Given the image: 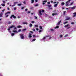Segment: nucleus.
I'll return each mask as SVG.
<instances>
[{"mask_svg":"<svg viewBox=\"0 0 76 76\" xmlns=\"http://www.w3.org/2000/svg\"><path fill=\"white\" fill-rule=\"evenodd\" d=\"M14 28L13 30H15V29H17V28L16 27H15V26L14 25H12L11 26L9 27V28L8 29V31L9 32H10V29L11 28Z\"/></svg>","mask_w":76,"mask_h":76,"instance_id":"1","label":"nucleus"},{"mask_svg":"<svg viewBox=\"0 0 76 76\" xmlns=\"http://www.w3.org/2000/svg\"><path fill=\"white\" fill-rule=\"evenodd\" d=\"M12 18H13L14 19H16V17L14 15H12L10 17V18L11 19H12Z\"/></svg>","mask_w":76,"mask_h":76,"instance_id":"2","label":"nucleus"},{"mask_svg":"<svg viewBox=\"0 0 76 76\" xmlns=\"http://www.w3.org/2000/svg\"><path fill=\"white\" fill-rule=\"evenodd\" d=\"M8 13H9V14H10V12H7L6 13H5V15H6V16H5L6 18H7V17H9V15H7V14H8Z\"/></svg>","mask_w":76,"mask_h":76,"instance_id":"3","label":"nucleus"},{"mask_svg":"<svg viewBox=\"0 0 76 76\" xmlns=\"http://www.w3.org/2000/svg\"><path fill=\"white\" fill-rule=\"evenodd\" d=\"M70 1H71V0H68V1L66 2V6H68V5H69V4H68V3H69V2H70Z\"/></svg>","mask_w":76,"mask_h":76,"instance_id":"4","label":"nucleus"},{"mask_svg":"<svg viewBox=\"0 0 76 76\" xmlns=\"http://www.w3.org/2000/svg\"><path fill=\"white\" fill-rule=\"evenodd\" d=\"M20 37L22 39H24V36H23V34H21V35L20 36Z\"/></svg>","mask_w":76,"mask_h":76,"instance_id":"5","label":"nucleus"},{"mask_svg":"<svg viewBox=\"0 0 76 76\" xmlns=\"http://www.w3.org/2000/svg\"><path fill=\"white\" fill-rule=\"evenodd\" d=\"M61 22V20H60L57 23V25H58V26H60V24Z\"/></svg>","mask_w":76,"mask_h":76,"instance_id":"6","label":"nucleus"},{"mask_svg":"<svg viewBox=\"0 0 76 76\" xmlns=\"http://www.w3.org/2000/svg\"><path fill=\"white\" fill-rule=\"evenodd\" d=\"M70 19V18L69 17H67L65 19V20H69Z\"/></svg>","mask_w":76,"mask_h":76,"instance_id":"7","label":"nucleus"},{"mask_svg":"<svg viewBox=\"0 0 76 76\" xmlns=\"http://www.w3.org/2000/svg\"><path fill=\"white\" fill-rule=\"evenodd\" d=\"M73 18H74V17H75V16H76V12H74V13H73Z\"/></svg>","mask_w":76,"mask_h":76,"instance_id":"8","label":"nucleus"},{"mask_svg":"<svg viewBox=\"0 0 76 76\" xmlns=\"http://www.w3.org/2000/svg\"><path fill=\"white\" fill-rule=\"evenodd\" d=\"M3 14V13L2 12H1V13H0V17H2Z\"/></svg>","mask_w":76,"mask_h":76,"instance_id":"9","label":"nucleus"},{"mask_svg":"<svg viewBox=\"0 0 76 76\" xmlns=\"http://www.w3.org/2000/svg\"><path fill=\"white\" fill-rule=\"evenodd\" d=\"M28 37L30 38H32V34H29L28 35Z\"/></svg>","mask_w":76,"mask_h":76,"instance_id":"10","label":"nucleus"},{"mask_svg":"<svg viewBox=\"0 0 76 76\" xmlns=\"http://www.w3.org/2000/svg\"><path fill=\"white\" fill-rule=\"evenodd\" d=\"M42 11L41 10H40L39 11V15H42Z\"/></svg>","mask_w":76,"mask_h":76,"instance_id":"11","label":"nucleus"},{"mask_svg":"<svg viewBox=\"0 0 76 76\" xmlns=\"http://www.w3.org/2000/svg\"><path fill=\"white\" fill-rule=\"evenodd\" d=\"M76 6L73 7L71 8V9L72 10H74V9L76 8Z\"/></svg>","mask_w":76,"mask_h":76,"instance_id":"12","label":"nucleus"},{"mask_svg":"<svg viewBox=\"0 0 76 76\" xmlns=\"http://www.w3.org/2000/svg\"><path fill=\"white\" fill-rule=\"evenodd\" d=\"M57 15V13L52 14V16H54V15Z\"/></svg>","mask_w":76,"mask_h":76,"instance_id":"13","label":"nucleus"},{"mask_svg":"<svg viewBox=\"0 0 76 76\" xmlns=\"http://www.w3.org/2000/svg\"><path fill=\"white\" fill-rule=\"evenodd\" d=\"M13 32H15V33H16V34H18V32L17 31H15V30H14L13 31Z\"/></svg>","mask_w":76,"mask_h":76,"instance_id":"14","label":"nucleus"},{"mask_svg":"<svg viewBox=\"0 0 76 76\" xmlns=\"http://www.w3.org/2000/svg\"><path fill=\"white\" fill-rule=\"evenodd\" d=\"M69 25L67 24L66 25H65L64 26L65 28H66V27H68V26H69Z\"/></svg>","mask_w":76,"mask_h":76,"instance_id":"15","label":"nucleus"},{"mask_svg":"<svg viewBox=\"0 0 76 76\" xmlns=\"http://www.w3.org/2000/svg\"><path fill=\"white\" fill-rule=\"evenodd\" d=\"M23 24H25L26 25H28V23L27 22H24L23 23Z\"/></svg>","mask_w":76,"mask_h":76,"instance_id":"16","label":"nucleus"},{"mask_svg":"<svg viewBox=\"0 0 76 76\" xmlns=\"http://www.w3.org/2000/svg\"><path fill=\"white\" fill-rule=\"evenodd\" d=\"M34 27L35 28H38V25H35Z\"/></svg>","mask_w":76,"mask_h":76,"instance_id":"17","label":"nucleus"},{"mask_svg":"<svg viewBox=\"0 0 76 76\" xmlns=\"http://www.w3.org/2000/svg\"><path fill=\"white\" fill-rule=\"evenodd\" d=\"M43 3H47V0H45V1H42Z\"/></svg>","mask_w":76,"mask_h":76,"instance_id":"18","label":"nucleus"},{"mask_svg":"<svg viewBox=\"0 0 76 76\" xmlns=\"http://www.w3.org/2000/svg\"><path fill=\"white\" fill-rule=\"evenodd\" d=\"M29 26L30 27H32V24L31 23L29 25Z\"/></svg>","mask_w":76,"mask_h":76,"instance_id":"19","label":"nucleus"},{"mask_svg":"<svg viewBox=\"0 0 76 76\" xmlns=\"http://www.w3.org/2000/svg\"><path fill=\"white\" fill-rule=\"evenodd\" d=\"M1 6H5V4H1Z\"/></svg>","mask_w":76,"mask_h":76,"instance_id":"20","label":"nucleus"},{"mask_svg":"<svg viewBox=\"0 0 76 76\" xmlns=\"http://www.w3.org/2000/svg\"><path fill=\"white\" fill-rule=\"evenodd\" d=\"M17 28H22V26H17Z\"/></svg>","mask_w":76,"mask_h":76,"instance_id":"21","label":"nucleus"},{"mask_svg":"<svg viewBox=\"0 0 76 76\" xmlns=\"http://www.w3.org/2000/svg\"><path fill=\"white\" fill-rule=\"evenodd\" d=\"M57 5H58V4H56L54 5V7H57Z\"/></svg>","mask_w":76,"mask_h":76,"instance_id":"22","label":"nucleus"},{"mask_svg":"<svg viewBox=\"0 0 76 76\" xmlns=\"http://www.w3.org/2000/svg\"><path fill=\"white\" fill-rule=\"evenodd\" d=\"M47 6H48L49 7H51V5H50V4H48L47 5Z\"/></svg>","mask_w":76,"mask_h":76,"instance_id":"23","label":"nucleus"},{"mask_svg":"<svg viewBox=\"0 0 76 76\" xmlns=\"http://www.w3.org/2000/svg\"><path fill=\"white\" fill-rule=\"evenodd\" d=\"M68 23V22H67V21L63 23V24H64H64H66V23Z\"/></svg>","mask_w":76,"mask_h":76,"instance_id":"24","label":"nucleus"},{"mask_svg":"<svg viewBox=\"0 0 76 76\" xmlns=\"http://www.w3.org/2000/svg\"><path fill=\"white\" fill-rule=\"evenodd\" d=\"M15 35V34L13 33H12L11 34V36L12 37H13V36H14V35Z\"/></svg>","mask_w":76,"mask_h":76,"instance_id":"25","label":"nucleus"},{"mask_svg":"<svg viewBox=\"0 0 76 76\" xmlns=\"http://www.w3.org/2000/svg\"><path fill=\"white\" fill-rule=\"evenodd\" d=\"M18 6H22V4H18Z\"/></svg>","mask_w":76,"mask_h":76,"instance_id":"26","label":"nucleus"},{"mask_svg":"<svg viewBox=\"0 0 76 76\" xmlns=\"http://www.w3.org/2000/svg\"><path fill=\"white\" fill-rule=\"evenodd\" d=\"M74 3V1L72 2L71 4H70V5L71 6V5H72L73 4V3Z\"/></svg>","mask_w":76,"mask_h":76,"instance_id":"27","label":"nucleus"},{"mask_svg":"<svg viewBox=\"0 0 76 76\" xmlns=\"http://www.w3.org/2000/svg\"><path fill=\"white\" fill-rule=\"evenodd\" d=\"M64 2H62L61 3V4H62L63 6H64Z\"/></svg>","mask_w":76,"mask_h":76,"instance_id":"28","label":"nucleus"},{"mask_svg":"<svg viewBox=\"0 0 76 76\" xmlns=\"http://www.w3.org/2000/svg\"><path fill=\"white\" fill-rule=\"evenodd\" d=\"M34 0H31V3H34Z\"/></svg>","mask_w":76,"mask_h":76,"instance_id":"29","label":"nucleus"},{"mask_svg":"<svg viewBox=\"0 0 76 76\" xmlns=\"http://www.w3.org/2000/svg\"><path fill=\"white\" fill-rule=\"evenodd\" d=\"M35 40H36V39H34L33 40H32V41H33V42L35 41Z\"/></svg>","mask_w":76,"mask_h":76,"instance_id":"30","label":"nucleus"},{"mask_svg":"<svg viewBox=\"0 0 76 76\" xmlns=\"http://www.w3.org/2000/svg\"><path fill=\"white\" fill-rule=\"evenodd\" d=\"M59 28V26H57L56 27H55V29H56V28Z\"/></svg>","mask_w":76,"mask_h":76,"instance_id":"31","label":"nucleus"},{"mask_svg":"<svg viewBox=\"0 0 76 76\" xmlns=\"http://www.w3.org/2000/svg\"><path fill=\"white\" fill-rule=\"evenodd\" d=\"M64 13H63V15H65V14H66V11H64Z\"/></svg>","mask_w":76,"mask_h":76,"instance_id":"32","label":"nucleus"},{"mask_svg":"<svg viewBox=\"0 0 76 76\" xmlns=\"http://www.w3.org/2000/svg\"><path fill=\"white\" fill-rule=\"evenodd\" d=\"M39 6V5L38 4H36L34 6H35V7H37V6Z\"/></svg>","mask_w":76,"mask_h":76,"instance_id":"33","label":"nucleus"},{"mask_svg":"<svg viewBox=\"0 0 76 76\" xmlns=\"http://www.w3.org/2000/svg\"><path fill=\"white\" fill-rule=\"evenodd\" d=\"M24 8H25V7H22L21 8V10L24 9Z\"/></svg>","mask_w":76,"mask_h":76,"instance_id":"34","label":"nucleus"},{"mask_svg":"<svg viewBox=\"0 0 76 76\" xmlns=\"http://www.w3.org/2000/svg\"><path fill=\"white\" fill-rule=\"evenodd\" d=\"M68 36V34H66L64 36V37H67Z\"/></svg>","mask_w":76,"mask_h":76,"instance_id":"35","label":"nucleus"},{"mask_svg":"<svg viewBox=\"0 0 76 76\" xmlns=\"http://www.w3.org/2000/svg\"><path fill=\"white\" fill-rule=\"evenodd\" d=\"M60 38H62V37H63V35H60Z\"/></svg>","mask_w":76,"mask_h":76,"instance_id":"36","label":"nucleus"},{"mask_svg":"<svg viewBox=\"0 0 76 76\" xmlns=\"http://www.w3.org/2000/svg\"><path fill=\"white\" fill-rule=\"evenodd\" d=\"M39 28L40 29H42V26H40Z\"/></svg>","mask_w":76,"mask_h":76,"instance_id":"37","label":"nucleus"},{"mask_svg":"<svg viewBox=\"0 0 76 76\" xmlns=\"http://www.w3.org/2000/svg\"><path fill=\"white\" fill-rule=\"evenodd\" d=\"M16 9H17V8H16V7H14V10H16Z\"/></svg>","mask_w":76,"mask_h":76,"instance_id":"38","label":"nucleus"},{"mask_svg":"<svg viewBox=\"0 0 76 76\" xmlns=\"http://www.w3.org/2000/svg\"><path fill=\"white\" fill-rule=\"evenodd\" d=\"M26 28L24 29L23 30V31H26Z\"/></svg>","mask_w":76,"mask_h":76,"instance_id":"39","label":"nucleus"},{"mask_svg":"<svg viewBox=\"0 0 76 76\" xmlns=\"http://www.w3.org/2000/svg\"><path fill=\"white\" fill-rule=\"evenodd\" d=\"M23 4H26V2L25 1H24L23 2Z\"/></svg>","mask_w":76,"mask_h":76,"instance_id":"40","label":"nucleus"},{"mask_svg":"<svg viewBox=\"0 0 76 76\" xmlns=\"http://www.w3.org/2000/svg\"><path fill=\"white\" fill-rule=\"evenodd\" d=\"M31 23H35V21H31Z\"/></svg>","mask_w":76,"mask_h":76,"instance_id":"41","label":"nucleus"},{"mask_svg":"<svg viewBox=\"0 0 76 76\" xmlns=\"http://www.w3.org/2000/svg\"><path fill=\"white\" fill-rule=\"evenodd\" d=\"M28 11V9H26L25 10V12H27Z\"/></svg>","mask_w":76,"mask_h":76,"instance_id":"42","label":"nucleus"},{"mask_svg":"<svg viewBox=\"0 0 76 76\" xmlns=\"http://www.w3.org/2000/svg\"><path fill=\"white\" fill-rule=\"evenodd\" d=\"M8 24H10V23H11V22H10V21H9L8 22Z\"/></svg>","mask_w":76,"mask_h":76,"instance_id":"43","label":"nucleus"},{"mask_svg":"<svg viewBox=\"0 0 76 76\" xmlns=\"http://www.w3.org/2000/svg\"><path fill=\"white\" fill-rule=\"evenodd\" d=\"M18 31V32H20V31H21V29H19Z\"/></svg>","mask_w":76,"mask_h":76,"instance_id":"44","label":"nucleus"},{"mask_svg":"<svg viewBox=\"0 0 76 76\" xmlns=\"http://www.w3.org/2000/svg\"><path fill=\"white\" fill-rule=\"evenodd\" d=\"M50 31H54V29H51Z\"/></svg>","mask_w":76,"mask_h":76,"instance_id":"45","label":"nucleus"},{"mask_svg":"<svg viewBox=\"0 0 76 76\" xmlns=\"http://www.w3.org/2000/svg\"><path fill=\"white\" fill-rule=\"evenodd\" d=\"M30 33H31V34H34V32H33V31H30Z\"/></svg>","mask_w":76,"mask_h":76,"instance_id":"46","label":"nucleus"},{"mask_svg":"<svg viewBox=\"0 0 76 76\" xmlns=\"http://www.w3.org/2000/svg\"><path fill=\"white\" fill-rule=\"evenodd\" d=\"M37 18H37V16H35V19H37Z\"/></svg>","mask_w":76,"mask_h":76,"instance_id":"47","label":"nucleus"},{"mask_svg":"<svg viewBox=\"0 0 76 76\" xmlns=\"http://www.w3.org/2000/svg\"><path fill=\"white\" fill-rule=\"evenodd\" d=\"M70 27H67V29H70Z\"/></svg>","mask_w":76,"mask_h":76,"instance_id":"48","label":"nucleus"},{"mask_svg":"<svg viewBox=\"0 0 76 76\" xmlns=\"http://www.w3.org/2000/svg\"><path fill=\"white\" fill-rule=\"evenodd\" d=\"M3 3H4V4H5V3H6V2H5V1H3Z\"/></svg>","mask_w":76,"mask_h":76,"instance_id":"49","label":"nucleus"},{"mask_svg":"<svg viewBox=\"0 0 76 76\" xmlns=\"http://www.w3.org/2000/svg\"><path fill=\"white\" fill-rule=\"evenodd\" d=\"M47 3L48 4H50V2H48Z\"/></svg>","mask_w":76,"mask_h":76,"instance_id":"50","label":"nucleus"},{"mask_svg":"<svg viewBox=\"0 0 76 76\" xmlns=\"http://www.w3.org/2000/svg\"><path fill=\"white\" fill-rule=\"evenodd\" d=\"M46 38V37H45L43 38V39H45V38Z\"/></svg>","mask_w":76,"mask_h":76,"instance_id":"51","label":"nucleus"},{"mask_svg":"<svg viewBox=\"0 0 76 76\" xmlns=\"http://www.w3.org/2000/svg\"><path fill=\"white\" fill-rule=\"evenodd\" d=\"M71 24H72V25H73V24H74V23L72 22V23H71Z\"/></svg>","mask_w":76,"mask_h":76,"instance_id":"52","label":"nucleus"},{"mask_svg":"<svg viewBox=\"0 0 76 76\" xmlns=\"http://www.w3.org/2000/svg\"><path fill=\"white\" fill-rule=\"evenodd\" d=\"M42 12H44V10H42Z\"/></svg>","mask_w":76,"mask_h":76,"instance_id":"53","label":"nucleus"},{"mask_svg":"<svg viewBox=\"0 0 76 76\" xmlns=\"http://www.w3.org/2000/svg\"><path fill=\"white\" fill-rule=\"evenodd\" d=\"M30 12L29 11H28L27 13H30Z\"/></svg>","mask_w":76,"mask_h":76,"instance_id":"54","label":"nucleus"},{"mask_svg":"<svg viewBox=\"0 0 76 76\" xmlns=\"http://www.w3.org/2000/svg\"><path fill=\"white\" fill-rule=\"evenodd\" d=\"M18 19H20V17L19 16H18Z\"/></svg>","mask_w":76,"mask_h":76,"instance_id":"55","label":"nucleus"},{"mask_svg":"<svg viewBox=\"0 0 76 76\" xmlns=\"http://www.w3.org/2000/svg\"><path fill=\"white\" fill-rule=\"evenodd\" d=\"M0 76H3V75L1 74H0Z\"/></svg>","mask_w":76,"mask_h":76,"instance_id":"56","label":"nucleus"},{"mask_svg":"<svg viewBox=\"0 0 76 76\" xmlns=\"http://www.w3.org/2000/svg\"><path fill=\"white\" fill-rule=\"evenodd\" d=\"M42 30H39V32H42Z\"/></svg>","mask_w":76,"mask_h":76,"instance_id":"57","label":"nucleus"},{"mask_svg":"<svg viewBox=\"0 0 76 76\" xmlns=\"http://www.w3.org/2000/svg\"><path fill=\"white\" fill-rule=\"evenodd\" d=\"M36 30L37 31H38V30H39V29H38V28H36Z\"/></svg>","mask_w":76,"mask_h":76,"instance_id":"58","label":"nucleus"},{"mask_svg":"<svg viewBox=\"0 0 76 76\" xmlns=\"http://www.w3.org/2000/svg\"><path fill=\"white\" fill-rule=\"evenodd\" d=\"M14 3L16 4H17L18 3V2H14Z\"/></svg>","mask_w":76,"mask_h":76,"instance_id":"59","label":"nucleus"},{"mask_svg":"<svg viewBox=\"0 0 76 76\" xmlns=\"http://www.w3.org/2000/svg\"><path fill=\"white\" fill-rule=\"evenodd\" d=\"M5 10V9L3 10L2 11V12H4Z\"/></svg>","mask_w":76,"mask_h":76,"instance_id":"60","label":"nucleus"},{"mask_svg":"<svg viewBox=\"0 0 76 76\" xmlns=\"http://www.w3.org/2000/svg\"><path fill=\"white\" fill-rule=\"evenodd\" d=\"M33 37L34 38V37H35L36 36L35 35H33Z\"/></svg>","mask_w":76,"mask_h":76,"instance_id":"61","label":"nucleus"},{"mask_svg":"<svg viewBox=\"0 0 76 76\" xmlns=\"http://www.w3.org/2000/svg\"><path fill=\"white\" fill-rule=\"evenodd\" d=\"M7 9H8V10H10V9H9V7H8V8H7Z\"/></svg>","mask_w":76,"mask_h":76,"instance_id":"62","label":"nucleus"},{"mask_svg":"<svg viewBox=\"0 0 76 76\" xmlns=\"http://www.w3.org/2000/svg\"><path fill=\"white\" fill-rule=\"evenodd\" d=\"M35 1L36 2H37L38 1V0H35Z\"/></svg>","mask_w":76,"mask_h":76,"instance_id":"63","label":"nucleus"},{"mask_svg":"<svg viewBox=\"0 0 76 76\" xmlns=\"http://www.w3.org/2000/svg\"><path fill=\"white\" fill-rule=\"evenodd\" d=\"M50 2H51V3H53V1H50Z\"/></svg>","mask_w":76,"mask_h":76,"instance_id":"64","label":"nucleus"}]
</instances>
